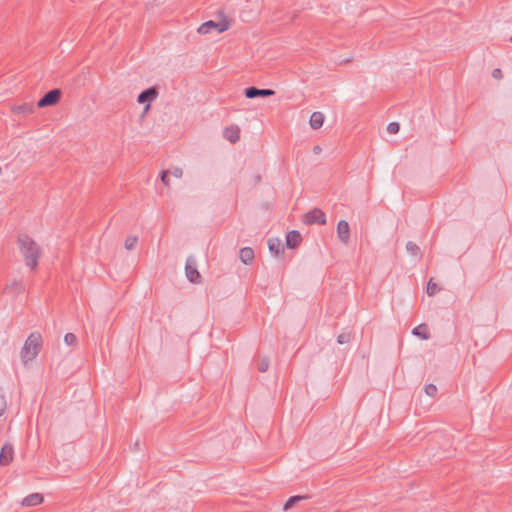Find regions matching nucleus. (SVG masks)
Returning a JSON list of instances; mask_svg holds the SVG:
<instances>
[{
    "label": "nucleus",
    "mask_w": 512,
    "mask_h": 512,
    "mask_svg": "<svg viewBox=\"0 0 512 512\" xmlns=\"http://www.w3.org/2000/svg\"><path fill=\"white\" fill-rule=\"evenodd\" d=\"M137 236H130L125 240V248L127 250H133L137 244Z\"/></svg>",
    "instance_id": "obj_25"
},
{
    "label": "nucleus",
    "mask_w": 512,
    "mask_h": 512,
    "mask_svg": "<svg viewBox=\"0 0 512 512\" xmlns=\"http://www.w3.org/2000/svg\"><path fill=\"white\" fill-rule=\"evenodd\" d=\"M321 150H322L321 147L318 145L314 146V148H313V152L315 154H319L321 152Z\"/></svg>",
    "instance_id": "obj_33"
},
{
    "label": "nucleus",
    "mask_w": 512,
    "mask_h": 512,
    "mask_svg": "<svg viewBox=\"0 0 512 512\" xmlns=\"http://www.w3.org/2000/svg\"><path fill=\"white\" fill-rule=\"evenodd\" d=\"M302 241V236L299 231L291 230L286 235V246L289 249H295Z\"/></svg>",
    "instance_id": "obj_11"
},
{
    "label": "nucleus",
    "mask_w": 512,
    "mask_h": 512,
    "mask_svg": "<svg viewBox=\"0 0 512 512\" xmlns=\"http://www.w3.org/2000/svg\"><path fill=\"white\" fill-rule=\"evenodd\" d=\"M185 273H186L187 279L191 283H200L201 274L199 273V271L197 269V262L193 256H189L186 260Z\"/></svg>",
    "instance_id": "obj_5"
},
{
    "label": "nucleus",
    "mask_w": 512,
    "mask_h": 512,
    "mask_svg": "<svg viewBox=\"0 0 512 512\" xmlns=\"http://www.w3.org/2000/svg\"><path fill=\"white\" fill-rule=\"evenodd\" d=\"M64 342L68 346H73L77 343V337L73 333H66L64 336Z\"/></svg>",
    "instance_id": "obj_26"
},
{
    "label": "nucleus",
    "mask_w": 512,
    "mask_h": 512,
    "mask_svg": "<svg viewBox=\"0 0 512 512\" xmlns=\"http://www.w3.org/2000/svg\"><path fill=\"white\" fill-rule=\"evenodd\" d=\"M308 496H301V495H296V496H291L290 498H288V500L285 502L284 506H283V510L284 511H287L289 509H291L296 503H298L299 501L301 500H304V499H307Z\"/></svg>",
    "instance_id": "obj_20"
},
{
    "label": "nucleus",
    "mask_w": 512,
    "mask_h": 512,
    "mask_svg": "<svg viewBox=\"0 0 512 512\" xmlns=\"http://www.w3.org/2000/svg\"><path fill=\"white\" fill-rule=\"evenodd\" d=\"M13 452L14 451L11 444H4L0 451V465H8L13 460Z\"/></svg>",
    "instance_id": "obj_10"
},
{
    "label": "nucleus",
    "mask_w": 512,
    "mask_h": 512,
    "mask_svg": "<svg viewBox=\"0 0 512 512\" xmlns=\"http://www.w3.org/2000/svg\"><path fill=\"white\" fill-rule=\"evenodd\" d=\"M239 258L244 264H250L254 259V251L250 247L240 249Z\"/></svg>",
    "instance_id": "obj_19"
},
{
    "label": "nucleus",
    "mask_w": 512,
    "mask_h": 512,
    "mask_svg": "<svg viewBox=\"0 0 512 512\" xmlns=\"http://www.w3.org/2000/svg\"><path fill=\"white\" fill-rule=\"evenodd\" d=\"M303 222L306 225H312V224L325 225L326 224V215L321 209L314 208L304 215Z\"/></svg>",
    "instance_id": "obj_6"
},
{
    "label": "nucleus",
    "mask_w": 512,
    "mask_h": 512,
    "mask_svg": "<svg viewBox=\"0 0 512 512\" xmlns=\"http://www.w3.org/2000/svg\"><path fill=\"white\" fill-rule=\"evenodd\" d=\"M440 290V287L438 286L437 283H435L433 281V279L431 278L428 283H427V287H426V293L429 295V296H433L435 295L438 291Z\"/></svg>",
    "instance_id": "obj_23"
},
{
    "label": "nucleus",
    "mask_w": 512,
    "mask_h": 512,
    "mask_svg": "<svg viewBox=\"0 0 512 512\" xmlns=\"http://www.w3.org/2000/svg\"><path fill=\"white\" fill-rule=\"evenodd\" d=\"M406 250L412 256L421 257L420 247L415 242L408 241L406 244Z\"/></svg>",
    "instance_id": "obj_21"
},
{
    "label": "nucleus",
    "mask_w": 512,
    "mask_h": 512,
    "mask_svg": "<svg viewBox=\"0 0 512 512\" xmlns=\"http://www.w3.org/2000/svg\"><path fill=\"white\" fill-rule=\"evenodd\" d=\"M337 236L343 244L350 241V226L346 220H340L337 224Z\"/></svg>",
    "instance_id": "obj_9"
},
{
    "label": "nucleus",
    "mask_w": 512,
    "mask_h": 512,
    "mask_svg": "<svg viewBox=\"0 0 512 512\" xmlns=\"http://www.w3.org/2000/svg\"><path fill=\"white\" fill-rule=\"evenodd\" d=\"M269 358L268 357H259L256 361V367L259 372H266L269 368Z\"/></svg>",
    "instance_id": "obj_22"
},
{
    "label": "nucleus",
    "mask_w": 512,
    "mask_h": 512,
    "mask_svg": "<svg viewBox=\"0 0 512 512\" xmlns=\"http://www.w3.org/2000/svg\"><path fill=\"white\" fill-rule=\"evenodd\" d=\"M43 502V496L40 493H32L25 497L21 504L26 507L36 506Z\"/></svg>",
    "instance_id": "obj_13"
},
{
    "label": "nucleus",
    "mask_w": 512,
    "mask_h": 512,
    "mask_svg": "<svg viewBox=\"0 0 512 512\" xmlns=\"http://www.w3.org/2000/svg\"><path fill=\"white\" fill-rule=\"evenodd\" d=\"M412 334L414 336H417V337L423 339V340H428L431 337V335L428 331V326L425 323H422V324L416 326L415 328H413Z\"/></svg>",
    "instance_id": "obj_16"
},
{
    "label": "nucleus",
    "mask_w": 512,
    "mask_h": 512,
    "mask_svg": "<svg viewBox=\"0 0 512 512\" xmlns=\"http://www.w3.org/2000/svg\"><path fill=\"white\" fill-rule=\"evenodd\" d=\"M169 175H170V172L168 170H163L161 172V180L165 186L169 185Z\"/></svg>",
    "instance_id": "obj_30"
},
{
    "label": "nucleus",
    "mask_w": 512,
    "mask_h": 512,
    "mask_svg": "<svg viewBox=\"0 0 512 512\" xmlns=\"http://www.w3.org/2000/svg\"><path fill=\"white\" fill-rule=\"evenodd\" d=\"M7 409V395L0 386V417L6 412Z\"/></svg>",
    "instance_id": "obj_24"
},
{
    "label": "nucleus",
    "mask_w": 512,
    "mask_h": 512,
    "mask_svg": "<svg viewBox=\"0 0 512 512\" xmlns=\"http://www.w3.org/2000/svg\"><path fill=\"white\" fill-rule=\"evenodd\" d=\"M351 339V335L350 333H341L338 337H337V342L339 344H345V343H348Z\"/></svg>",
    "instance_id": "obj_29"
},
{
    "label": "nucleus",
    "mask_w": 512,
    "mask_h": 512,
    "mask_svg": "<svg viewBox=\"0 0 512 512\" xmlns=\"http://www.w3.org/2000/svg\"><path fill=\"white\" fill-rule=\"evenodd\" d=\"M510 41H512V37L510 38Z\"/></svg>",
    "instance_id": "obj_35"
},
{
    "label": "nucleus",
    "mask_w": 512,
    "mask_h": 512,
    "mask_svg": "<svg viewBox=\"0 0 512 512\" xmlns=\"http://www.w3.org/2000/svg\"><path fill=\"white\" fill-rule=\"evenodd\" d=\"M423 390L431 398L435 397L438 392L437 386H424Z\"/></svg>",
    "instance_id": "obj_27"
},
{
    "label": "nucleus",
    "mask_w": 512,
    "mask_h": 512,
    "mask_svg": "<svg viewBox=\"0 0 512 512\" xmlns=\"http://www.w3.org/2000/svg\"><path fill=\"white\" fill-rule=\"evenodd\" d=\"M240 130L238 127H227L224 130V137L231 143H236L240 139Z\"/></svg>",
    "instance_id": "obj_17"
},
{
    "label": "nucleus",
    "mask_w": 512,
    "mask_h": 512,
    "mask_svg": "<svg viewBox=\"0 0 512 512\" xmlns=\"http://www.w3.org/2000/svg\"><path fill=\"white\" fill-rule=\"evenodd\" d=\"M244 95L248 99H254L257 97L266 98L275 95V91L272 89H260L254 86H250L244 90Z\"/></svg>",
    "instance_id": "obj_8"
},
{
    "label": "nucleus",
    "mask_w": 512,
    "mask_h": 512,
    "mask_svg": "<svg viewBox=\"0 0 512 512\" xmlns=\"http://www.w3.org/2000/svg\"><path fill=\"white\" fill-rule=\"evenodd\" d=\"M269 251L275 256H279L284 251L283 244L279 238H270L268 240Z\"/></svg>",
    "instance_id": "obj_14"
},
{
    "label": "nucleus",
    "mask_w": 512,
    "mask_h": 512,
    "mask_svg": "<svg viewBox=\"0 0 512 512\" xmlns=\"http://www.w3.org/2000/svg\"><path fill=\"white\" fill-rule=\"evenodd\" d=\"M34 111H35V107H34V105L32 103H23V104H20V105H15L12 108V112L14 114H19V115H23V116L30 115Z\"/></svg>",
    "instance_id": "obj_12"
},
{
    "label": "nucleus",
    "mask_w": 512,
    "mask_h": 512,
    "mask_svg": "<svg viewBox=\"0 0 512 512\" xmlns=\"http://www.w3.org/2000/svg\"><path fill=\"white\" fill-rule=\"evenodd\" d=\"M62 96V91L59 88H54L46 92L37 102L38 108H45L56 105Z\"/></svg>",
    "instance_id": "obj_4"
},
{
    "label": "nucleus",
    "mask_w": 512,
    "mask_h": 512,
    "mask_svg": "<svg viewBox=\"0 0 512 512\" xmlns=\"http://www.w3.org/2000/svg\"><path fill=\"white\" fill-rule=\"evenodd\" d=\"M158 96V89L154 86L143 90L137 97V102L140 104H146L145 111L150 108V104Z\"/></svg>",
    "instance_id": "obj_7"
},
{
    "label": "nucleus",
    "mask_w": 512,
    "mask_h": 512,
    "mask_svg": "<svg viewBox=\"0 0 512 512\" xmlns=\"http://www.w3.org/2000/svg\"><path fill=\"white\" fill-rule=\"evenodd\" d=\"M42 336L39 332H32L20 351V358L22 363L27 366L29 362L36 359L42 346Z\"/></svg>",
    "instance_id": "obj_2"
},
{
    "label": "nucleus",
    "mask_w": 512,
    "mask_h": 512,
    "mask_svg": "<svg viewBox=\"0 0 512 512\" xmlns=\"http://www.w3.org/2000/svg\"><path fill=\"white\" fill-rule=\"evenodd\" d=\"M219 17L221 18L219 21L209 20L201 24L198 28V33L205 35L212 31H216L217 33H223L227 31L230 27V22L224 15L223 11H219Z\"/></svg>",
    "instance_id": "obj_3"
},
{
    "label": "nucleus",
    "mask_w": 512,
    "mask_h": 512,
    "mask_svg": "<svg viewBox=\"0 0 512 512\" xmlns=\"http://www.w3.org/2000/svg\"><path fill=\"white\" fill-rule=\"evenodd\" d=\"M17 245L25 264L31 270H35L41 255V248L28 234H19Z\"/></svg>",
    "instance_id": "obj_1"
},
{
    "label": "nucleus",
    "mask_w": 512,
    "mask_h": 512,
    "mask_svg": "<svg viewBox=\"0 0 512 512\" xmlns=\"http://www.w3.org/2000/svg\"><path fill=\"white\" fill-rule=\"evenodd\" d=\"M324 114L321 112H313L310 116L309 124L313 129H319L324 123Z\"/></svg>",
    "instance_id": "obj_18"
},
{
    "label": "nucleus",
    "mask_w": 512,
    "mask_h": 512,
    "mask_svg": "<svg viewBox=\"0 0 512 512\" xmlns=\"http://www.w3.org/2000/svg\"><path fill=\"white\" fill-rule=\"evenodd\" d=\"M25 291V287L21 281H13L11 284L6 285L4 292L7 294L18 295Z\"/></svg>",
    "instance_id": "obj_15"
},
{
    "label": "nucleus",
    "mask_w": 512,
    "mask_h": 512,
    "mask_svg": "<svg viewBox=\"0 0 512 512\" xmlns=\"http://www.w3.org/2000/svg\"><path fill=\"white\" fill-rule=\"evenodd\" d=\"M172 174L175 176V177H178L180 178L183 174V171L181 168H175L172 172Z\"/></svg>",
    "instance_id": "obj_32"
},
{
    "label": "nucleus",
    "mask_w": 512,
    "mask_h": 512,
    "mask_svg": "<svg viewBox=\"0 0 512 512\" xmlns=\"http://www.w3.org/2000/svg\"><path fill=\"white\" fill-rule=\"evenodd\" d=\"M492 76L494 78H501L502 77V71L499 68H496L492 71Z\"/></svg>",
    "instance_id": "obj_31"
},
{
    "label": "nucleus",
    "mask_w": 512,
    "mask_h": 512,
    "mask_svg": "<svg viewBox=\"0 0 512 512\" xmlns=\"http://www.w3.org/2000/svg\"><path fill=\"white\" fill-rule=\"evenodd\" d=\"M139 445H140L139 441H136L135 444H134V448L135 449H139Z\"/></svg>",
    "instance_id": "obj_34"
},
{
    "label": "nucleus",
    "mask_w": 512,
    "mask_h": 512,
    "mask_svg": "<svg viewBox=\"0 0 512 512\" xmlns=\"http://www.w3.org/2000/svg\"><path fill=\"white\" fill-rule=\"evenodd\" d=\"M400 130V124L398 122H390L387 126V131L390 133V134H396L398 133Z\"/></svg>",
    "instance_id": "obj_28"
}]
</instances>
